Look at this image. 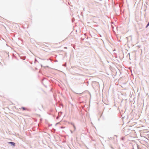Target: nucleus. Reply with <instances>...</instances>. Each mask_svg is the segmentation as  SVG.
<instances>
[{
    "label": "nucleus",
    "instance_id": "obj_1",
    "mask_svg": "<svg viewBox=\"0 0 149 149\" xmlns=\"http://www.w3.org/2000/svg\"><path fill=\"white\" fill-rule=\"evenodd\" d=\"M8 143L11 144L12 146H14L15 145V143L13 142H10Z\"/></svg>",
    "mask_w": 149,
    "mask_h": 149
},
{
    "label": "nucleus",
    "instance_id": "obj_2",
    "mask_svg": "<svg viewBox=\"0 0 149 149\" xmlns=\"http://www.w3.org/2000/svg\"><path fill=\"white\" fill-rule=\"evenodd\" d=\"M22 109L23 110H27V109L26 108H25L24 107H22Z\"/></svg>",
    "mask_w": 149,
    "mask_h": 149
},
{
    "label": "nucleus",
    "instance_id": "obj_3",
    "mask_svg": "<svg viewBox=\"0 0 149 149\" xmlns=\"http://www.w3.org/2000/svg\"><path fill=\"white\" fill-rule=\"evenodd\" d=\"M73 126L74 127V129H75V126L74 125H73Z\"/></svg>",
    "mask_w": 149,
    "mask_h": 149
}]
</instances>
